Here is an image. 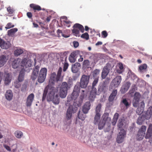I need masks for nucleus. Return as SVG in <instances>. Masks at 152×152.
<instances>
[{"label": "nucleus", "mask_w": 152, "mask_h": 152, "mask_svg": "<svg viewBox=\"0 0 152 152\" xmlns=\"http://www.w3.org/2000/svg\"><path fill=\"white\" fill-rule=\"evenodd\" d=\"M91 104L89 102H86L84 104L82 108V111L85 114L87 113L90 109Z\"/></svg>", "instance_id": "nucleus-18"}, {"label": "nucleus", "mask_w": 152, "mask_h": 152, "mask_svg": "<svg viewBox=\"0 0 152 152\" xmlns=\"http://www.w3.org/2000/svg\"><path fill=\"white\" fill-rule=\"evenodd\" d=\"M73 29L72 30V32L74 35L77 36L79 33V31L83 33L84 31L83 26L79 23H76L73 27Z\"/></svg>", "instance_id": "nucleus-7"}, {"label": "nucleus", "mask_w": 152, "mask_h": 152, "mask_svg": "<svg viewBox=\"0 0 152 152\" xmlns=\"http://www.w3.org/2000/svg\"><path fill=\"white\" fill-rule=\"evenodd\" d=\"M140 95L139 93L138 92H136L134 95L133 100H140Z\"/></svg>", "instance_id": "nucleus-46"}, {"label": "nucleus", "mask_w": 152, "mask_h": 152, "mask_svg": "<svg viewBox=\"0 0 152 152\" xmlns=\"http://www.w3.org/2000/svg\"><path fill=\"white\" fill-rule=\"evenodd\" d=\"M90 78L89 75H83L80 80V86L83 88H85L88 85Z\"/></svg>", "instance_id": "nucleus-8"}, {"label": "nucleus", "mask_w": 152, "mask_h": 152, "mask_svg": "<svg viewBox=\"0 0 152 152\" xmlns=\"http://www.w3.org/2000/svg\"><path fill=\"white\" fill-rule=\"evenodd\" d=\"M7 11L9 14L11 15L13 14L15 12V10L10 7H8L7 8Z\"/></svg>", "instance_id": "nucleus-48"}, {"label": "nucleus", "mask_w": 152, "mask_h": 152, "mask_svg": "<svg viewBox=\"0 0 152 152\" xmlns=\"http://www.w3.org/2000/svg\"><path fill=\"white\" fill-rule=\"evenodd\" d=\"M109 113H105L102 116V119L98 123V129L101 130L103 129L105 125L106 122L109 123L111 120L110 117H108Z\"/></svg>", "instance_id": "nucleus-3"}, {"label": "nucleus", "mask_w": 152, "mask_h": 152, "mask_svg": "<svg viewBox=\"0 0 152 152\" xmlns=\"http://www.w3.org/2000/svg\"><path fill=\"white\" fill-rule=\"evenodd\" d=\"M4 147L8 151H11V149L10 147L9 146L7 145H4Z\"/></svg>", "instance_id": "nucleus-62"}, {"label": "nucleus", "mask_w": 152, "mask_h": 152, "mask_svg": "<svg viewBox=\"0 0 152 152\" xmlns=\"http://www.w3.org/2000/svg\"><path fill=\"white\" fill-rule=\"evenodd\" d=\"M145 138L146 139H152V124L149 125L146 134Z\"/></svg>", "instance_id": "nucleus-20"}, {"label": "nucleus", "mask_w": 152, "mask_h": 152, "mask_svg": "<svg viewBox=\"0 0 152 152\" xmlns=\"http://www.w3.org/2000/svg\"><path fill=\"white\" fill-rule=\"evenodd\" d=\"M20 61V59L19 58L15 59L13 61L12 64V67L14 69H16L19 67L20 64H21Z\"/></svg>", "instance_id": "nucleus-23"}, {"label": "nucleus", "mask_w": 152, "mask_h": 152, "mask_svg": "<svg viewBox=\"0 0 152 152\" xmlns=\"http://www.w3.org/2000/svg\"><path fill=\"white\" fill-rule=\"evenodd\" d=\"M140 100H133V105L134 107H137L139 103Z\"/></svg>", "instance_id": "nucleus-53"}, {"label": "nucleus", "mask_w": 152, "mask_h": 152, "mask_svg": "<svg viewBox=\"0 0 152 152\" xmlns=\"http://www.w3.org/2000/svg\"><path fill=\"white\" fill-rule=\"evenodd\" d=\"M122 78L121 76H116L112 81L110 84V86L113 88H116L120 84Z\"/></svg>", "instance_id": "nucleus-10"}, {"label": "nucleus", "mask_w": 152, "mask_h": 152, "mask_svg": "<svg viewBox=\"0 0 152 152\" xmlns=\"http://www.w3.org/2000/svg\"><path fill=\"white\" fill-rule=\"evenodd\" d=\"M102 107L101 104L99 103L96 106L95 110V113L96 114H101V111Z\"/></svg>", "instance_id": "nucleus-38"}, {"label": "nucleus", "mask_w": 152, "mask_h": 152, "mask_svg": "<svg viewBox=\"0 0 152 152\" xmlns=\"http://www.w3.org/2000/svg\"><path fill=\"white\" fill-rule=\"evenodd\" d=\"M131 85V83L130 82H127L124 85V86H126V87L127 88H129L130 86Z\"/></svg>", "instance_id": "nucleus-63"}, {"label": "nucleus", "mask_w": 152, "mask_h": 152, "mask_svg": "<svg viewBox=\"0 0 152 152\" xmlns=\"http://www.w3.org/2000/svg\"><path fill=\"white\" fill-rule=\"evenodd\" d=\"M125 120L124 118L119 119L118 121V126L121 130L123 129L124 123L125 122Z\"/></svg>", "instance_id": "nucleus-31"}, {"label": "nucleus", "mask_w": 152, "mask_h": 152, "mask_svg": "<svg viewBox=\"0 0 152 152\" xmlns=\"http://www.w3.org/2000/svg\"><path fill=\"white\" fill-rule=\"evenodd\" d=\"M85 96V90H82L81 91V92L80 93V103L77 104V105L78 107L80 106L81 105V103L83 102V100L84 99Z\"/></svg>", "instance_id": "nucleus-34"}, {"label": "nucleus", "mask_w": 152, "mask_h": 152, "mask_svg": "<svg viewBox=\"0 0 152 152\" xmlns=\"http://www.w3.org/2000/svg\"><path fill=\"white\" fill-rule=\"evenodd\" d=\"M141 107H138L136 110V113L139 115H140L144 111V108L145 106L144 102H141Z\"/></svg>", "instance_id": "nucleus-27"}, {"label": "nucleus", "mask_w": 152, "mask_h": 152, "mask_svg": "<svg viewBox=\"0 0 152 152\" xmlns=\"http://www.w3.org/2000/svg\"><path fill=\"white\" fill-rule=\"evenodd\" d=\"M34 95L33 93L30 94L28 96L27 98L26 102V105L27 107H30L31 106L34 100Z\"/></svg>", "instance_id": "nucleus-16"}, {"label": "nucleus", "mask_w": 152, "mask_h": 152, "mask_svg": "<svg viewBox=\"0 0 152 152\" xmlns=\"http://www.w3.org/2000/svg\"><path fill=\"white\" fill-rule=\"evenodd\" d=\"M39 67L38 65L36 66L34 69L31 75V78L33 80H35L38 77Z\"/></svg>", "instance_id": "nucleus-15"}, {"label": "nucleus", "mask_w": 152, "mask_h": 152, "mask_svg": "<svg viewBox=\"0 0 152 152\" xmlns=\"http://www.w3.org/2000/svg\"><path fill=\"white\" fill-rule=\"evenodd\" d=\"M7 60L8 59L5 55H2L0 56V67L6 63Z\"/></svg>", "instance_id": "nucleus-25"}, {"label": "nucleus", "mask_w": 152, "mask_h": 152, "mask_svg": "<svg viewBox=\"0 0 152 152\" xmlns=\"http://www.w3.org/2000/svg\"><path fill=\"white\" fill-rule=\"evenodd\" d=\"M18 30V29L16 28L11 29L8 31L7 34L9 36H12L17 32Z\"/></svg>", "instance_id": "nucleus-36"}, {"label": "nucleus", "mask_w": 152, "mask_h": 152, "mask_svg": "<svg viewBox=\"0 0 152 152\" xmlns=\"http://www.w3.org/2000/svg\"><path fill=\"white\" fill-rule=\"evenodd\" d=\"M102 35L103 38L106 37L108 35V33L106 31H103L102 32Z\"/></svg>", "instance_id": "nucleus-54"}, {"label": "nucleus", "mask_w": 152, "mask_h": 152, "mask_svg": "<svg viewBox=\"0 0 152 152\" xmlns=\"http://www.w3.org/2000/svg\"><path fill=\"white\" fill-rule=\"evenodd\" d=\"M67 57H65L61 59V61L62 64L64 65L63 71L65 72L66 71L69 66V64L67 61Z\"/></svg>", "instance_id": "nucleus-22"}, {"label": "nucleus", "mask_w": 152, "mask_h": 152, "mask_svg": "<svg viewBox=\"0 0 152 152\" xmlns=\"http://www.w3.org/2000/svg\"><path fill=\"white\" fill-rule=\"evenodd\" d=\"M10 46V43L8 42H5L4 40L0 38V47L4 49L9 48Z\"/></svg>", "instance_id": "nucleus-17"}, {"label": "nucleus", "mask_w": 152, "mask_h": 152, "mask_svg": "<svg viewBox=\"0 0 152 152\" xmlns=\"http://www.w3.org/2000/svg\"><path fill=\"white\" fill-rule=\"evenodd\" d=\"M26 15L28 18H32V13L30 12H28L26 13Z\"/></svg>", "instance_id": "nucleus-61"}, {"label": "nucleus", "mask_w": 152, "mask_h": 152, "mask_svg": "<svg viewBox=\"0 0 152 152\" xmlns=\"http://www.w3.org/2000/svg\"><path fill=\"white\" fill-rule=\"evenodd\" d=\"M79 50H75L72 52L69 57V59L71 63H74L76 60L77 56L80 55Z\"/></svg>", "instance_id": "nucleus-12"}, {"label": "nucleus", "mask_w": 152, "mask_h": 152, "mask_svg": "<svg viewBox=\"0 0 152 152\" xmlns=\"http://www.w3.org/2000/svg\"><path fill=\"white\" fill-rule=\"evenodd\" d=\"M23 53V50L21 49H18L14 51V54L17 56L20 55Z\"/></svg>", "instance_id": "nucleus-43"}, {"label": "nucleus", "mask_w": 152, "mask_h": 152, "mask_svg": "<svg viewBox=\"0 0 152 152\" xmlns=\"http://www.w3.org/2000/svg\"><path fill=\"white\" fill-rule=\"evenodd\" d=\"M63 22L65 23V24H64L65 25H66L68 27L70 26V24L71 23V22L69 20H64Z\"/></svg>", "instance_id": "nucleus-57"}, {"label": "nucleus", "mask_w": 152, "mask_h": 152, "mask_svg": "<svg viewBox=\"0 0 152 152\" xmlns=\"http://www.w3.org/2000/svg\"><path fill=\"white\" fill-rule=\"evenodd\" d=\"M13 96V94L11 90H9L7 91L5 94V96L7 100H11Z\"/></svg>", "instance_id": "nucleus-28"}, {"label": "nucleus", "mask_w": 152, "mask_h": 152, "mask_svg": "<svg viewBox=\"0 0 152 152\" xmlns=\"http://www.w3.org/2000/svg\"><path fill=\"white\" fill-rule=\"evenodd\" d=\"M102 42L100 41L98 42L96 44V46H98L99 45H101L102 44Z\"/></svg>", "instance_id": "nucleus-64"}, {"label": "nucleus", "mask_w": 152, "mask_h": 152, "mask_svg": "<svg viewBox=\"0 0 152 152\" xmlns=\"http://www.w3.org/2000/svg\"><path fill=\"white\" fill-rule=\"evenodd\" d=\"M142 116H143V118L145 119L148 120L151 118L152 115L151 114H149L148 113H147V112H146L144 115H142Z\"/></svg>", "instance_id": "nucleus-45"}, {"label": "nucleus", "mask_w": 152, "mask_h": 152, "mask_svg": "<svg viewBox=\"0 0 152 152\" xmlns=\"http://www.w3.org/2000/svg\"><path fill=\"white\" fill-rule=\"evenodd\" d=\"M80 111H79L78 114V117L79 119L83 121L85 120L86 115L83 113L82 112L80 113Z\"/></svg>", "instance_id": "nucleus-39"}, {"label": "nucleus", "mask_w": 152, "mask_h": 152, "mask_svg": "<svg viewBox=\"0 0 152 152\" xmlns=\"http://www.w3.org/2000/svg\"><path fill=\"white\" fill-rule=\"evenodd\" d=\"M146 112L147 113H148L149 114L152 115V106L150 107L148 109Z\"/></svg>", "instance_id": "nucleus-59"}, {"label": "nucleus", "mask_w": 152, "mask_h": 152, "mask_svg": "<svg viewBox=\"0 0 152 152\" xmlns=\"http://www.w3.org/2000/svg\"><path fill=\"white\" fill-rule=\"evenodd\" d=\"M47 92H48V91L47 90H44V91L43 94L42 98V101H44L45 99L46 96V95H47Z\"/></svg>", "instance_id": "nucleus-56"}, {"label": "nucleus", "mask_w": 152, "mask_h": 152, "mask_svg": "<svg viewBox=\"0 0 152 152\" xmlns=\"http://www.w3.org/2000/svg\"><path fill=\"white\" fill-rule=\"evenodd\" d=\"M14 26V25H13L11 23H9L6 25V26L5 27V28L7 29L13 28Z\"/></svg>", "instance_id": "nucleus-51"}, {"label": "nucleus", "mask_w": 152, "mask_h": 152, "mask_svg": "<svg viewBox=\"0 0 152 152\" xmlns=\"http://www.w3.org/2000/svg\"><path fill=\"white\" fill-rule=\"evenodd\" d=\"M111 67V65L109 63H107L106 66L104 67L101 75L102 77V79H104L106 78L109 73Z\"/></svg>", "instance_id": "nucleus-11"}, {"label": "nucleus", "mask_w": 152, "mask_h": 152, "mask_svg": "<svg viewBox=\"0 0 152 152\" xmlns=\"http://www.w3.org/2000/svg\"><path fill=\"white\" fill-rule=\"evenodd\" d=\"M129 88L126 87L124 85L122 87V88L121 89V92L122 93H124L126 92L128 90Z\"/></svg>", "instance_id": "nucleus-55"}, {"label": "nucleus", "mask_w": 152, "mask_h": 152, "mask_svg": "<svg viewBox=\"0 0 152 152\" xmlns=\"http://www.w3.org/2000/svg\"><path fill=\"white\" fill-rule=\"evenodd\" d=\"M57 32L58 34L61 33V35L62 36L64 37L67 38L69 37V36H66V34H63L62 33V31L59 30V29L57 30Z\"/></svg>", "instance_id": "nucleus-58"}, {"label": "nucleus", "mask_w": 152, "mask_h": 152, "mask_svg": "<svg viewBox=\"0 0 152 152\" xmlns=\"http://www.w3.org/2000/svg\"><path fill=\"white\" fill-rule=\"evenodd\" d=\"M79 85H76L74 87L72 94L68 96L67 97V100L66 105L68 106L70 104L66 113V118L68 119H70L72 117V113H75L77 110V107L75 106L76 104H75V100L79 95Z\"/></svg>", "instance_id": "nucleus-1"}, {"label": "nucleus", "mask_w": 152, "mask_h": 152, "mask_svg": "<svg viewBox=\"0 0 152 152\" xmlns=\"http://www.w3.org/2000/svg\"><path fill=\"white\" fill-rule=\"evenodd\" d=\"M145 119L143 118V116H141L138 118L137 123L139 125H141Z\"/></svg>", "instance_id": "nucleus-41"}, {"label": "nucleus", "mask_w": 152, "mask_h": 152, "mask_svg": "<svg viewBox=\"0 0 152 152\" xmlns=\"http://www.w3.org/2000/svg\"><path fill=\"white\" fill-rule=\"evenodd\" d=\"M100 70L99 69H96L93 72V75L94 77H98V75L99 74Z\"/></svg>", "instance_id": "nucleus-47"}, {"label": "nucleus", "mask_w": 152, "mask_h": 152, "mask_svg": "<svg viewBox=\"0 0 152 152\" xmlns=\"http://www.w3.org/2000/svg\"><path fill=\"white\" fill-rule=\"evenodd\" d=\"M117 66L118 67L119 69H117V72L119 74L121 73L123 71L124 67L122 63H119L118 64Z\"/></svg>", "instance_id": "nucleus-37"}, {"label": "nucleus", "mask_w": 152, "mask_h": 152, "mask_svg": "<svg viewBox=\"0 0 152 152\" xmlns=\"http://www.w3.org/2000/svg\"><path fill=\"white\" fill-rule=\"evenodd\" d=\"M47 72V69L46 68H43L40 69L37 78V81L39 83H42L45 81Z\"/></svg>", "instance_id": "nucleus-6"}, {"label": "nucleus", "mask_w": 152, "mask_h": 152, "mask_svg": "<svg viewBox=\"0 0 152 152\" xmlns=\"http://www.w3.org/2000/svg\"><path fill=\"white\" fill-rule=\"evenodd\" d=\"M25 69H22L20 71L18 76V80L19 82H21L23 81L25 75Z\"/></svg>", "instance_id": "nucleus-26"}, {"label": "nucleus", "mask_w": 152, "mask_h": 152, "mask_svg": "<svg viewBox=\"0 0 152 152\" xmlns=\"http://www.w3.org/2000/svg\"><path fill=\"white\" fill-rule=\"evenodd\" d=\"M4 83L6 85L8 84L11 82V77L9 73L5 75Z\"/></svg>", "instance_id": "nucleus-32"}, {"label": "nucleus", "mask_w": 152, "mask_h": 152, "mask_svg": "<svg viewBox=\"0 0 152 152\" xmlns=\"http://www.w3.org/2000/svg\"><path fill=\"white\" fill-rule=\"evenodd\" d=\"M90 65V62L88 60H84L83 63V67L86 68H88Z\"/></svg>", "instance_id": "nucleus-44"}, {"label": "nucleus", "mask_w": 152, "mask_h": 152, "mask_svg": "<svg viewBox=\"0 0 152 152\" xmlns=\"http://www.w3.org/2000/svg\"><path fill=\"white\" fill-rule=\"evenodd\" d=\"M98 79L99 77H96V78L95 79L92 83V88H95V87L96 86L97 84L98 83Z\"/></svg>", "instance_id": "nucleus-49"}, {"label": "nucleus", "mask_w": 152, "mask_h": 152, "mask_svg": "<svg viewBox=\"0 0 152 152\" xmlns=\"http://www.w3.org/2000/svg\"><path fill=\"white\" fill-rule=\"evenodd\" d=\"M73 45L74 47L75 48L77 47L79 45L78 42L76 41H73Z\"/></svg>", "instance_id": "nucleus-60"}, {"label": "nucleus", "mask_w": 152, "mask_h": 152, "mask_svg": "<svg viewBox=\"0 0 152 152\" xmlns=\"http://www.w3.org/2000/svg\"><path fill=\"white\" fill-rule=\"evenodd\" d=\"M147 67V65L146 64L141 65L139 67V70L140 72H142L143 71L145 70Z\"/></svg>", "instance_id": "nucleus-42"}, {"label": "nucleus", "mask_w": 152, "mask_h": 152, "mask_svg": "<svg viewBox=\"0 0 152 152\" xmlns=\"http://www.w3.org/2000/svg\"><path fill=\"white\" fill-rule=\"evenodd\" d=\"M15 136L18 138H20L23 135V133L20 131H17L15 132Z\"/></svg>", "instance_id": "nucleus-40"}, {"label": "nucleus", "mask_w": 152, "mask_h": 152, "mask_svg": "<svg viewBox=\"0 0 152 152\" xmlns=\"http://www.w3.org/2000/svg\"><path fill=\"white\" fill-rule=\"evenodd\" d=\"M62 71V68L60 67L59 68L57 75H56L55 72L52 73L51 74L50 79L49 80L50 83H51L52 84H53L59 81L61 75Z\"/></svg>", "instance_id": "nucleus-4"}, {"label": "nucleus", "mask_w": 152, "mask_h": 152, "mask_svg": "<svg viewBox=\"0 0 152 152\" xmlns=\"http://www.w3.org/2000/svg\"><path fill=\"white\" fill-rule=\"evenodd\" d=\"M117 93V91L115 89L113 90L110 95L108 98V100L110 102H112L115 99Z\"/></svg>", "instance_id": "nucleus-24"}, {"label": "nucleus", "mask_w": 152, "mask_h": 152, "mask_svg": "<svg viewBox=\"0 0 152 152\" xmlns=\"http://www.w3.org/2000/svg\"><path fill=\"white\" fill-rule=\"evenodd\" d=\"M146 129V127L145 126H142L139 130L136 136V139L137 140H142L144 137Z\"/></svg>", "instance_id": "nucleus-9"}, {"label": "nucleus", "mask_w": 152, "mask_h": 152, "mask_svg": "<svg viewBox=\"0 0 152 152\" xmlns=\"http://www.w3.org/2000/svg\"><path fill=\"white\" fill-rule=\"evenodd\" d=\"M32 61L31 59L27 60L25 58L23 59L21 62V66L23 67L22 69H24V67L27 68V67H30L32 65Z\"/></svg>", "instance_id": "nucleus-14"}, {"label": "nucleus", "mask_w": 152, "mask_h": 152, "mask_svg": "<svg viewBox=\"0 0 152 152\" xmlns=\"http://www.w3.org/2000/svg\"><path fill=\"white\" fill-rule=\"evenodd\" d=\"M118 116L119 114L118 113H115V114L112 122V124L113 125L115 126V125L118 119Z\"/></svg>", "instance_id": "nucleus-35"}, {"label": "nucleus", "mask_w": 152, "mask_h": 152, "mask_svg": "<svg viewBox=\"0 0 152 152\" xmlns=\"http://www.w3.org/2000/svg\"><path fill=\"white\" fill-rule=\"evenodd\" d=\"M101 115V114H95L94 120V123L95 125L98 124L100 121Z\"/></svg>", "instance_id": "nucleus-30"}, {"label": "nucleus", "mask_w": 152, "mask_h": 152, "mask_svg": "<svg viewBox=\"0 0 152 152\" xmlns=\"http://www.w3.org/2000/svg\"><path fill=\"white\" fill-rule=\"evenodd\" d=\"M57 91V90L55 87H51L49 89V93L47 96V100L52 101L55 105L58 104L60 102V98Z\"/></svg>", "instance_id": "nucleus-2"}, {"label": "nucleus", "mask_w": 152, "mask_h": 152, "mask_svg": "<svg viewBox=\"0 0 152 152\" xmlns=\"http://www.w3.org/2000/svg\"><path fill=\"white\" fill-rule=\"evenodd\" d=\"M96 88H92V90L90 92L89 96V99L91 101H93L96 97Z\"/></svg>", "instance_id": "nucleus-19"}, {"label": "nucleus", "mask_w": 152, "mask_h": 152, "mask_svg": "<svg viewBox=\"0 0 152 152\" xmlns=\"http://www.w3.org/2000/svg\"><path fill=\"white\" fill-rule=\"evenodd\" d=\"M68 89V85L66 82L62 83L60 88L59 95L61 98H64L66 96Z\"/></svg>", "instance_id": "nucleus-5"}, {"label": "nucleus", "mask_w": 152, "mask_h": 152, "mask_svg": "<svg viewBox=\"0 0 152 152\" xmlns=\"http://www.w3.org/2000/svg\"><path fill=\"white\" fill-rule=\"evenodd\" d=\"M18 81H15L14 83L15 87L16 88H18L20 87L21 84Z\"/></svg>", "instance_id": "nucleus-52"}, {"label": "nucleus", "mask_w": 152, "mask_h": 152, "mask_svg": "<svg viewBox=\"0 0 152 152\" xmlns=\"http://www.w3.org/2000/svg\"><path fill=\"white\" fill-rule=\"evenodd\" d=\"M121 103L124 104L126 109L128 108L131 105V102H129L126 98L122 99L121 102Z\"/></svg>", "instance_id": "nucleus-33"}, {"label": "nucleus", "mask_w": 152, "mask_h": 152, "mask_svg": "<svg viewBox=\"0 0 152 152\" xmlns=\"http://www.w3.org/2000/svg\"><path fill=\"white\" fill-rule=\"evenodd\" d=\"M81 65L78 62L75 63L72 65V72L74 73L77 72L80 68Z\"/></svg>", "instance_id": "nucleus-21"}, {"label": "nucleus", "mask_w": 152, "mask_h": 152, "mask_svg": "<svg viewBox=\"0 0 152 152\" xmlns=\"http://www.w3.org/2000/svg\"><path fill=\"white\" fill-rule=\"evenodd\" d=\"M81 37L83 38L88 40L89 39V35L87 33H85L83 34L81 36Z\"/></svg>", "instance_id": "nucleus-50"}, {"label": "nucleus", "mask_w": 152, "mask_h": 152, "mask_svg": "<svg viewBox=\"0 0 152 152\" xmlns=\"http://www.w3.org/2000/svg\"><path fill=\"white\" fill-rule=\"evenodd\" d=\"M126 132L124 129H121L117 136L116 141L118 143H120L123 141L125 137Z\"/></svg>", "instance_id": "nucleus-13"}, {"label": "nucleus", "mask_w": 152, "mask_h": 152, "mask_svg": "<svg viewBox=\"0 0 152 152\" xmlns=\"http://www.w3.org/2000/svg\"><path fill=\"white\" fill-rule=\"evenodd\" d=\"M30 7L33 9L34 12H35L36 10L39 11L42 10L40 6L34 4H31L30 5Z\"/></svg>", "instance_id": "nucleus-29"}]
</instances>
